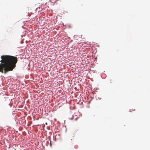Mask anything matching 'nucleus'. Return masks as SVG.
Returning <instances> with one entry per match:
<instances>
[{
	"label": "nucleus",
	"mask_w": 150,
	"mask_h": 150,
	"mask_svg": "<svg viewBox=\"0 0 150 150\" xmlns=\"http://www.w3.org/2000/svg\"><path fill=\"white\" fill-rule=\"evenodd\" d=\"M51 142L50 143V145H51Z\"/></svg>",
	"instance_id": "obj_2"
},
{
	"label": "nucleus",
	"mask_w": 150,
	"mask_h": 150,
	"mask_svg": "<svg viewBox=\"0 0 150 150\" xmlns=\"http://www.w3.org/2000/svg\"><path fill=\"white\" fill-rule=\"evenodd\" d=\"M1 58L2 60L0 61V72L4 74L12 71L17 62V57L12 56L2 55Z\"/></svg>",
	"instance_id": "obj_1"
}]
</instances>
